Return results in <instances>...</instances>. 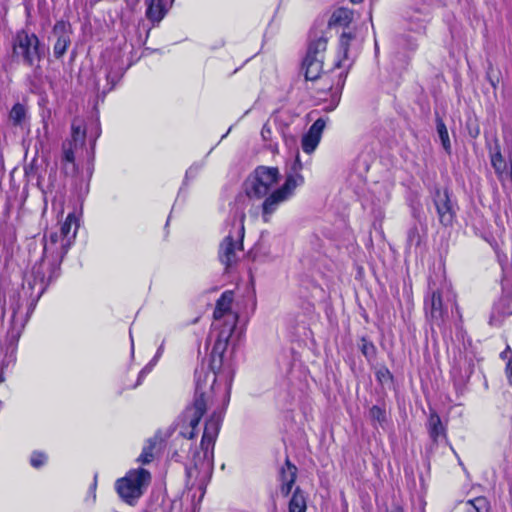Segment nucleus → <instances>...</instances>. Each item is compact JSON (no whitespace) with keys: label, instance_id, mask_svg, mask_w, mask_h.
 Masks as SVG:
<instances>
[{"label":"nucleus","instance_id":"nucleus-1","mask_svg":"<svg viewBox=\"0 0 512 512\" xmlns=\"http://www.w3.org/2000/svg\"><path fill=\"white\" fill-rule=\"evenodd\" d=\"M230 401V385L223 389L216 384V374L208 367L201 366L195 371V393L193 402L182 415L183 425L180 435L186 439H193L198 432L199 422L209 406L216 402L214 409L205 422L200 443L201 453L194 455V465L187 467L188 477L200 478L201 481L210 476L213 469L214 445L220 431L223 414Z\"/></svg>","mask_w":512,"mask_h":512},{"label":"nucleus","instance_id":"nucleus-2","mask_svg":"<svg viewBox=\"0 0 512 512\" xmlns=\"http://www.w3.org/2000/svg\"><path fill=\"white\" fill-rule=\"evenodd\" d=\"M43 255L31 271L20 290H14L9 295L11 310L8 337L11 343H17L38 300L48 285L59 276L60 264L67 254L70 240L61 238L58 232H51L43 238Z\"/></svg>","mask_w":512,"mask_h":512},{"label":"nucleus","instance_id":"nucleus-3","mask_svg":"<svg viewBox=\"0 0 512 512\" xmlns=\"http://www.w3.org/2000/svg\"><path fill=\"white\" fill-rule=\"evenodd\" d=\"M302 170L303 163L299 152H297L294 160L286 169L284 183L270 193L262 203V218L264 222L268 223L278 207L290 200L295 195L296 189L304 185L305 179L301 173Z\"/></svg>","mask_w":512,"mask_h":512},{"label":"nucleus","instance_id":"nucleus-4","mask_svg":"<svg viewBox=\"0 0 512 512\" xmlns=\"http://www.w3.org/2000/svg\"><path fill=\"white\" fill-rule=\"evenodd\" d=\"M327 42L328 38L323 33L320 36H316L311 39L306 56L302 63V69L304 70L307 81H316L318 79L326 81L325 86H327V90L331 92L330 103L326 107V110L332 111L340 102L341 88L337 87L332 91V86L329 81H327L328 77H322L323 61Z\"/></svg>","mask_w":512,"mask_h":512},{"label":"nucleus","instance_id":"nucleus-5","mask_svg":"<svg viewBox=\"0 0 512 512\" xmlns=\"http://www.w3.org/2000/svg\"><path fill=\"white\" fill-rule=\"evenodd\" d=\"M455 308L459 314L455 296L446 284L438 286L430 282L428 292L424 299V310L429 321L438 327H442L449 318V310Z\"/></svg>","mask_w":512,"mask_h":512},{"label":"nucleus","instance_id":"nucleus-6","mask_svg":"<svg viewBox=\"0 0 512 512\" xmlns=\"http://www.w3.org/2000/svg\"><path fill=\"white\" fill-rule=\"evenodd\" d=\"M12 55L18 62L33 67L36 76L41 74L39 63L45 56V46L36 34L18 31L12 40Z\"/></svg>","mask_w":512,"mask_h":512},{"label":"nucleus","instance_id":"nucleus-7","mask_svg":"<svg viewBox=\"0 0 512 512\" xmlns=\"http://www.w3.org/2000/svg\"><path fill=\"white\" fill-rule=\"evenodd\" d=\"M151 482V474L144 468L131 469L115 483V489L122 501L129 505L142 497Z\"/></svg>","mask_w":512,"mask_h":512},{"label":"nucleus","instance_id":"nucleus-8","mask_svg":"<svg viewBox=\"0 0 512 512\" xmlns=\"http://www.w3.org/2000/svg\"><path fill=\"white\" fill-rule=\"evenodd\" d=\"M280 172L276 167L259 166L246 182V194L249 198H266L271 188L278 182Z\"/></svg>","mask_w":512,"mask_h":512},{"label":"nucleus","instance_id":"nucleus-9","mask_svg":"<svg viewBox=\"0 0 512 512\" xmlns=\"http://www.w3.org/2000/svg\"><path fill=\"white\" fill-rule=\"evenodd\" d=\"M435 0H412L403 13L402 18L410 31L422 34L431 18V7Z\"/></svg>","mask_w":512,"mask_h":512},{"label":"nucleus","instance_id":"nucleus-10","mask_svg":"<svg viewBox=\"0 0 512 512\" xmlns=\"http://www.w3.org/2000/svg\"><path fill=\"white\" fill-rule=\"evenodd\" d=\"M503 139L509 163L504 159L498 143L494 150H490V162L499 180L509 177L512 181V124L503 126Z\"/></svg>","mask_w":512,"mask_h":512},{"label":"nucleus","instance_id":"nucleus-11","mask_svg":"<svg viewBox=\"0 0 512 512\" xmlns=\"http://www.w3.org/2000/svg\"><path fill=\"white\" fill-rule=\"evenodd\" d=\"M237 322L238 314H229L228 321H220L216 327L215 322L213 323V332L217 330L216 339L212 349L213 356L218 355L222 358Z\"/></svg>","mask_w":512,"mask_h":512},{"label":"nucleus","instance_id":"nucleus-12","mask_svg":"<svg viewBox=\"0 0 512 512\" xmlns=\"http://www.w3.org/2000/svg\"><path fill=\"white\" fill-rule=\"evenodd\" d=\"M433 203L440 224L445 227L451 226L456 217V208L448 190L436 189L433 195Z\"/></svg>","mask_w":512,"mask_h":512},{"label":"nucleus","instance_id":"nucleus-13","mask_svg":"<svg viewBox=\"0 0 512 512\" xmlns=\"http://www.w3.org/2000/svg\"><path fill=\"white\" fill-rule=\"evenodd\" d=\"M72 27L68 21H57L52 29V37L55 39L53 45V55L60 59L64 56L67 48L71 44Z\"/></svg>","mask_w":512,"mask_h":512},{"label":"nucleus","instance_id":"nucleus-14","mask_svg":"<svg viewBox=\"0 0 512 512\" xmlns=\"http://www.w3.org/2000/svg\"><path fill=\"white\" fill-rule=\"evenodd\" d=\"M241 249V239L235 240L231 234L223 239L219 247L218 257L220 262L225 266V269H228L237 262V252Z\"/></svg>","mask_w":512,"mask_h":512},{"label":"nucleus","instance_id":"nucleus-15","mask_svg":"<svg viewBox=\"0 0 512 512\" xmlns=\"http://www.w3.org/2000/svg\"><path fill=\"white\" fill-rule=\"evenodd\" d=\"M325 126V120L323 118H319L310 126L308 132L303 135L301 146L305 153L311 154L315 151L320 143Z\"/></svg>","mask_w":512,"mask_h":512},{"label":"nucleus","instance_id":"nucleus-16","mask_svg":"<svg viewBox=\"0 0 512 512\" xmlns=\"http://www.w3.org/2000/svg\"><path fill=\"white\" fill-rule=\"evenodd\" d=\"M234 294L232 291H225L216 302V307L213 313L215 327L220 321H228L229 314H236L231 310Z\"/></svg>","mask_w":512,"mask_h":512},{"label":"nucleus","instance_id":"nucleus-17","mask_svg":"<svg viewBox=\"0 0 512 512\" xmlns=\"http://www.w3.org/2000/svg\"><path fill=\"white\" fill-rule=\"evenodd\" d=\"M427 429L433 443H438L441 439L447 440L446 428L443 425L440 416L432 411L427 421Z\"/></svg>","mask_w":512,"mask_h":512},{"label":"nucleus","instance_id":"nucleus-18","mask_svg":"<svg viewBox=\"0 0 512 512\" xmlns=\"http://www.w3.org/2000/svg\"><path fill=\"white\" fill-rule=\"evenodd\" d=\"M175 0H170L169 5L164 0H150L146 9V17L153 23H159Z\"/></svg>","mask_w":512,"mask_h":512},{"label":"nucleus","instance_id":"nucleus-19","mask_svg":"<svg viewBox=\"0 0 512 512\" xmlns=\"http://www.w3.org/2000/svg\"><path fill=\"white\" fill-rule=\"evenodd\" d=\"M354 40V35L351 32H343L339 39L338 57L335 63L336 68L345 67L346 61H350L349 55L351 42Z\"/></svg>","mask_w":512,"mask_h":512},{"label":"nucleus","instance_id":"nucleus-20","mask_svg":"<svg viewBox=\"0 0 512 512\" xmlns=\"http://www.w3.org/2000/svg\"><path fill=\"white\" fill-rule=\"evenodd\" d=\"M29 117L27 114L26 107L21 103H16L13 105L9 112V121L15 127H18L22 130L27 129L29 126Z\"/></svg>","mask_w":512,"mask_h":512},{"label":"nucleus","instance_id":"nucleus-21","mask_svg":"<svg viewBox=\"0 0 512 512\" xmlns=\"http://www.w3.org/2000/svg\"><path fill=\"white\" fill-rule=\"evenodd\" d=\"M77 227V218L73 213H70L61 224L58 235H61V238L70 240V244H72L77 232Z\"/></svg>","mask_w":512,"mask_h":512},{"label":"nucleus","instance_id":"nucleus-22","mask_svg":"<svg viewBox=\"0 0 512 512\" xmlns=\"http://www.w3.org/2000/svg\"><path fill=\"white\" fill-rule=\"evenodd\" d=\"M289 512H306L307 500L305 493L296 487L288 504Z\"/></svg>","mask_w":512,"mask_h":512},{"label":"nucleus","instance_id":"nucleus-23","mask_svg":"<svg viewBox=\"0 0 512 512\" xmlns=\"http://www.w3.org/2000/svg\"><path fill=\"white\" fill-rule=\"evenodd\" d=\"M353 20V12L348 8H338L336 9L331 18L329 20V25H340V26H348Z\"/></svg>","mask_w":512,"mask_h":512},{"label":"nucleus","instance_id":"nucleus-24","mask_svg":"<svg viewBox=\"0 0 512 512\" xmlns=\"http://www.w3.org/2000/svg\"><path fill=\"white\" fill-rule=\"evenodd\" d=\"M490 508L489 500L486 497L480 496L466 501L464 512H489Z\"/></svg>","mask_w":512,"mask_h":512},{"label":"nucleus","instance_id":"nucleus-25","mask_svg":"<svg viewBox=\"0 0 512 512\" xmlns=\"http://www.w3.org/2000/svg\"><path fill=\"white\" fill-rule=\"evenodd\" d=\"M297 477V467L290 462L287 458L285 461V466H283L280 470V481L295 483Z\"/></svg>","mask_w":512,"mask_h":512},{"label":"nucleus","instance_id":"nucleus-26","mask_svg":"<svg viewBox=\"0 0 512 512\" xmlns=\"http://www.w3.org/2000/svg\"><path fill=\"white\" fill-rule=\"evenodd\" d=\"M85 140V130L79 121H73L71 125V140L74 147L82 146Z\"/></svg>","mask_w":512,"mask_h":512},{"label":"nucleus","instance_id":"nucleus-27","mask_svg":"<svg viewBox=\"0 0 512 512\" xmlns=\"http://www.w3.org/2000/svg\"><path fill=\"white\" fill-rule=\"evenodd\" d=\"M369 418L371 421L383 425L386 422V409L378 405H374L369 409Z\"/></svg>","mask_w":512,"mask_h":512},{"label":"nucleus","instance_id":"nucleus-28","mask_svg":"<svg viewBox=\"0 0 512 512\" xmlns=\"http://www.w3.org/2000/svg\"><path fill=\"white\" fill-rule=\"evenodd\" d=\"M122 76L123 71L120 68L116 70H109L106 74L108 88L104 89L103 92L105 93L106 91L112 90L115 87V85L119 82Z\"/></svg>","mask_w":512,"mask_h":512},{"label":"nucleus","instance_id":"nucleus-29","mask_svg":"<svg viewBox=\"0 0 512 512\" xmlns=\"http://www.w3.org/2000/svg\"><path fill=\"white\" fill-rule=\"evenodd\" d=\"M437 132L441 140L442 146L446 151L450 150V140L446 125L442 120L437 121Z\"/></svg>","mask_w":512,"mask_h":512},{"label":"nucleus","instance_id":"nucleus-30","mask_svg":"<svg viewBox=\"0 0 512 512\" xmlns=\"http://www.w3.org/2000/svg\"><path fill=\"white\" fill-rule=\"evenodd\" d=\"M153 449H154V445L149 442V444L147 446H145L141 452V454L139 455L137 461L142 463V464H148L150 463L152 460H153Z\"/></svg>","mask_w":512,"mask_h":512},{"label":"nucleus","instance_id":"nucleus-31","mask_svg":"<svg viewBox=\"0 0 512 512\" xmlns=\"http://www.w3.org/2000/svg\"><path fill=\"white\" fill-rule=\"evenodd\" d=\"M74 145H72V142H67L63 144V160L68 163L74 162Z\"/></svg>","mask_w":512,"mask_h":512},{"label":"nucleus","instance_id":"nucleus-32","mask_svg":"<svg viewBox=\"0 0 512 512\" xmlns=\"http://www.w3.org/2000/svg\"><path fill=\"white\" fill-rule=\"evenodd\" d=\"M46 455L41 452H33L31 455L30 463L33 467L39 468L46 462Z\"/></svg>","mask_w":512,"mask_h":512},{"label":"nucleus","instance_id":"nucleus-33","mask_svg":"<svg viewBox=\"0 0 512 512\" xmlns=\"http://www.w3.org/2000/svg\"><path fill=\"white\" fill-rule=\"evenodd\" d=\"M376 377L382 383L391 381L393 378L391 372L386 367H381L380 369H378L376 372Z\"/></svg>","mask_w":512,"mask_h":512},{"label":"nucleus","instance_id":"nucleus-34","mask_svg":"<svg viewBox=\"0 0 512 512\" xmlns=\"http://www.w3.org/2000/svg\"><path fill=\"white\" fill-rule=\"evenodd\" d=\"M407 237L410 244L415 243L416 245H418L420 243V235L417 227L415 226L409 229Z\"/></svg>","mask_w":512,"mask_h":512},{"label":"nucleus","instance_id":"nucleus-35","mask_svg":"<svg viewBox=\"0 0 512 512\" xmlns=\"http://www.w3.org/2000/svg\"><path fill=\"white\" fill-rule=\"evenodd\" d=\"M361 351L366 357H371L375 354V346L371 342L364 341Z\"/></svg>","mask_w":512,"mask_h":512},{"label":"nucleus","instance_id":"nucleus-36","mask_svg":"<svg viewBox=\"0 0 512 512\" xmlns=\"http://www.w3.org/2000/svg\"><path fill=\"white\" fill-rule=\"evenodd\" d=\"M295 483H290V482H283L281 483V486H280V491H281V494L283 496H288L293 488Z\"/></svg>","mask_w":512,"mask_h":512},{"label":"nucleus","instance_id":"nucleus-37","mask_svg":"<svg viewBox=\"0 0 512 512\" xmlns=\"http://www.w3.org/2000/svg\"><path fill=\"white\" fill-rule=\"evenodd\" d=\"M261 135L265 141L270 139L271 129L267 124L262 127Z\"/></svg>","mask_w":512,"mask_h":512},{"label":"nucleus","instance_id":"nucleus-38","mask_svg":"<svg viewBox=\"0 0 512 512\" xmlns=\"http://www.w3.org/2000/svg\"><path fill=\"white\" fill-rule=\"evenodd\" d=\"M506 373H507V377H508L509 383L512 386V357L507 362Z\"/></svg>","mask_w":512,"mask_h":512},{"label":"nucleus","instance_id":"nucleus-39","mask_svg":"<svg viewBox=\"0 0 512 512\" xmlns=\"http://www.w3.org/2000/svg\"><path fill=\"white\" fill-rule=\"evenodd\" d=\"M500 357L503 360L509 361V359L512 357V350L509 346L506 347L504 351L501 352Z\"/></svg>","mask_w":512,"mask_h":512},{"label":"nucleus","instance_id":"nucleus-40","mask_svg":"<svg viewBox=\"0 0 512 512\" xmlns=\"http://www.w3.org/2000/svg\"><path fill=\"white\" fill-rule=\"evenodd\" d=\"M199 170V167L197 166H191L187 171H186V178L188 177H192V176H195L197 174Z\"/></svg>","mask_w":512,"mask_h":512},{"label":"nucleus","instance_id":"nucleus-41","mask_svg":"<svg viewBox=\"0 0 512 512\" xmlns=\"http://www.w3.org/2000/svg\"><path fill=\"white\" fill-rule=\"evenodd\" d=\"M387 512H404V509L403 507H401L400 505H394L390 510H388Z\"/></svg>","mask_w":512,"mask_h":512},{"label":"nucleus","instance_id":"nucleus-42","mask_svg":"<svg viewBox=\"0 0 512 512\" xmlns=\"http://www.w3.org/2000/svg\"><path fill=\"white\" fill-rule=\"evenodd\" d=\"M163 348H164V344L162 343V344L159 346V348H158V350H157V352H156L155 358H158V357H160V356H161V354H162V352H163Z\"/></svg>","mask_w":512,"mask_h":512},{"label":"nucleus","instance_id":"nucleus-43","mask_svg":"<svg viewBox=\"0 0 512 512\" xmlns=\"http://www.w3.org/2000/svg\"><path fill=\"white\" fill-rule=\"evenodd\" d=\"M244 233V227L241 226L240 230L238 231L239 237L242 238Z\"/></svg>","mask_w":512,"mask_h":512},{"label":"nucleus","instance_id":"nucleus-44","mask_svg":"<svg viewBox=\"0 0 512 512\" xmlns=\"http://www.w3.org/2000/svg\"><path fill=\"white\" fill-rule=\"evenodd\" d=\"M352 3L354 4H358V3H361L363 0H350Z\"/></svg>","mask_w":512,"mask_h":512},{"label":"nucleus","instance_id":"nucleus-45","mask_svg":"<svg viewBox=\"0 0 512 512\" xmlns=\"http://www.w3.org/2000/svg\"><path fill=\"white\" fill-rule=\"evenodd\" d=\"M320 93H326L325 87L321 89Z\"/></svg>","mask_w":512,"mask_h":512},{"label":"nucleus","instance_id":"nucleus-46","mask_svg":"<svg viewBox=\"0 0 512 512\" xmlns=\"http://www.w3.org/2000/svg\"><path fill=\"white\" fill-rule=\"evenodd\" d=\"M25 173H26V174H28V173H29V169H28V168H26V169H25Z\"/></svg>","mask_w":512,"mask_h":512},{"label":"nucleus","instance_id":"nucleus-47","mask_svg":"<svg viewBox=\"0 0 512 512\" xmlns=\"http://www.w3.org/2000/svg\"><path fill=\"white\" fill-rule=\"evenodd\" d=\"M510 494L512 495V488L510 489Z\"/></svg>","mask_w":512,"mask_h":512}]
</instances>
